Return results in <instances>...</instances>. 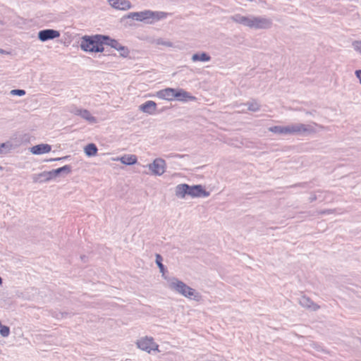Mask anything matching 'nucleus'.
I'll return each mask as SVG.
<instances>
[{"label":"nucleus","mask_w":361,"mask_h":361,"mask_svg":"<svg viewBox=\"0 0 361 361\" xmlns=\"http://www.w3.org/2000/svg\"><path fill=\"white\" fill-rule=\"evenodd\" d=\"M103 35L84 36L80 44L85 51L102 52L104 51Z\"/></svg>","instance_id":"4"},{"label":"nucleus","mask_w":361,"mask_h":361,"mask_svg":"<svg viewBox=\"0 0 361 361\" xmlns=\"http://www.w3.org/2000/svg\"><path fill=\"white\" fill-rule=\"evenodd\" d=\"M54 178L55 176L51 170L50 171H44L38 175H35L33 180L35 182H47Z\"/></svg>","instance_id":"18"},{"label":"nucleus","mask_w":361,"mask_h":361,"mask_svg":"<svg viewBox=\"0 0 361 361\" xmlns=\"http://www.w3.org/2000/svg\"><path fill=\"white\" fill-rule=\"evenodd\" d=\"M155 261H156V264H157L158 267L160 269V272L164 273V266L162 264V261H163L162 257L160 255L157 254Z\"/></svg>","instance_id":"27"},{"label":"nucleus","mask_w":361,"mask_h":361,"mask_svg":"<svg viewBox=\"0 0 361 361\" xmlns=\"http://www.w3.org/2000/svg\"><path fill=\"white\" fill-rule=\"evenodd\" d=\"M315 126H319L322 128V126H319L316 123H312V124H303V123H291L288 126H275L269 128V131L279 134V135H308L312 133H316Z\"/></svg>","instance_id":"1"},{"label":"nucleus","mask_w":361,"mask_h":361,"mask_svg":"<svg viewBox=\"0 0 361 361\" xmlns=\"http://www.w3.org/2000/svg\"><path fill=\"white\" fill-rule=\"evenodd\" d=\"M168 13L163 11H153L145 10L140 12H132L128 16V18H132L137 21L143 22L147 24H153L161 19L167 17Z\"/></svg>","instance_id":"3"},{"label":"nucleus","mask_w":361,"mask_h":361,"mask_svg":"<svg viewBox=\"0 0 361 361\" xmlns=\"http://www.w3.org/2000/svg\"><path fill=\"white\" fill-rule=\"evenodd\" d=\"M139 109L146 114L152 115L157 110V104L154 101H147L139 106Z\"/></svg>","instance_id":"15"},{"label":"nucleus","mask_w":361,"mask_h":361,"mask_svg":"<svg viewBox=\"0 0 361 361\" xmlns=\"http://www.w3.org/2000/svg\"><path fill=\"white\" fill-rule=\"evenodd\" d=\"M272 26V20L264 16H252L250 29L267 30Z\"/></svg>","instance_id":"5"},{"label":"nucleus","mask_w":361,"mask_h":361,"mask_svg":"<svg viewBox=\"0 0 361 361\" xmlns=\"http://www.w3.org/2000/svg\"><path fill=\"white\" fill-rule=\"evenodd\" d=\"M154 42L157 45H162V46L168 47H173V44L172 42H171L170 41H168V40H165L164 39H162V38H158V39H155Z\"/></svg>","instance_id":"25"},{"label":"nucleus","mask_w":361,"mask_h":361,"mask_svg":"<svg viewBox=\"0 0 361 361\" xmlns=\"http://www.w3.org/2000/svg\"><path fill=\"white\" fill-rule=\"evenodd\" d=\"M252 16V15L243 16L240 13H236L231 16V20L235 23L247 27L250 29Z\"/></svg>","instance_id":"11"},{"label":"nucleus","mask_w":361,"mask_h":361,"mask_svg":"<svg viewBox=\"0 0 361 361\" xmlns=\"http://www.w3.org/2000/svg\"><path fill=\"white\" fill-rule=\"evenodd\" d=\"M193 62L202 61V62H207L211 60V56L208 55L206 52L196 53L192 56L191 58Z\"/></svg>","instance_id":"21"},{"label":"nucleus","mask_w":361,"mask_h":361,"mask_svg":"<svg viewBox=\"0 0 361 361\" xmlns=\"http://www.w3.org/2000/svg\"><path fill=\"white\" fill-rule=\"evenodd\" d=\"M0 54H8V52H7L6 51L2 49H0Z\"/></svg>","instance_id":"33"},{"label":"nucleus","mask_w":361,"mask_h":361,"mask_svg":"<svg viewBox=\"0 0 361 361\" xmlns=\"http://www.w3.org/2000/svg\"><path fill=\"white\" fill-rule=\"evenodd\" d=\"M53 173H54V175L55 176V178L56 176H58L60 173H66V174H68L71 173V166L69 165H65L61 168H59V169H54L52 170Z\"/></svg>","instance_id":"24"},{"label":"nucleus","mask_w":361,"mask_h":361,"mask_svg":"<svg viewBox=\"0 0 361 361\" xmlns=\"http://www.w3.org/2000/svg\"><path fill=\"white\" fill-rule=\"evenodd\" d=\"M300 305L305 308L310 309L313 311H316L319 308V306L314 303L309 298L302 295L299 298Z\"/></svg>","instance_id":"16"},{"label":"nucleus","mask_w":361,"mask_h":361,"mask_svg":"<svg viewBox=\"0 0 361 361\" xmlns=\"http://www.w3.org/2000/svg\"><path fill=\"white\" fill-rule=\"evenodd\" d=\"M189 185L183 183L179 184L176 187V195L178 197L184 198L186 195H188Z\"/></svg>","instance_id":"20"},{"label":"nucleus","mask_w":361,"mask_h":361,"mask_svg":"<svg viewBox=\"0 0 361 361\" xmlns=\"http://www.w3.org/2000/svg\"><path fill=\"white\" fill-rule=\"evenodd\" d=\"M175 99L180 102L194 101L196 99L195 97L191 95L183 89H176Z\"/></svg>","instance_id":"14"},{"label":"nucleus","mask_w":361,"mask_h":361,"mask_svg":"<svg viewBox=\"0 0 361 361\" xmlns=\"http://www.w3.org/2000/svg\"><path fill=\"white\" fill-rule=\"evenodd\" d=\"M51 147L48 144H40L33 146L30 148V152L33 154H42L51 151Z\"/></svg>","instance_id":"17"},{"label":"nucleus","mask_w":361,"mask_h":361,"mask_svg":"<svg viewBox=\"0 0 361 361\" xmlns=\"http://www.w3.org/2000/svg\"><path fill=\"white\" fill-rule=\"evenodd\" d=\"M11 95H18V96H23L25 94V91L23 90H12L10 92Z\"/></svg>","instance_id":"29"},{"label":"nucleus","mask_w":361,"mask_h":361,"mask_svg":"<svg viewBox=\"0 0 361 361\" xmlns=\"http://www.w3.org/2000/svg\"><path fill=\"white\" fill-rule=\"evenodd\" d=\"M118 51H119L121 56H127L128 54H129L128 48L123 46L122 44L121 45V47H119Z\"/></svg>","instance_id":"28"},{"label":"nucleus","mask_w":361,"mask_h":361,"mask_svg":"<svg viewBox=\"0 0 361 361\" xmlns=\"http://www.w3.org/2000/svg\"><path fill=\"white\" fill-rule=\"evenodd\" d=\"M188 195L192 197H207L209 192L206 191L201 185H189Z\"/></svg>","instance_id":"10"},{"label":"nucleus","mask_w":361,"mask_h":361,"mask_svg":"<svg viewBox=\"0 0 361 361\" xmlns=\"http://www.w3.org/2000/svg\"><path fill=\"white\" fill-rule=\"evenodd\" d=\"M97 147L93 143L88 144L84 148V152L87 157H94L97 153Z\"/></svg>","instance_id":"23"},{"label":"nucleus","mask_w":361,"mask_h":361,"mask_svg":"<svg viewBox=\"0 0 361 361\" xmlns=\"http://www.w3.org/2000/svg\"><path fill=\"white\" fill-rule=\"evenodd\" d=\"M103 42L104 44L110 46L111 47L116 49L117 51L119 49V47H121V44H120L117 40L111 39L107 36H104Z\"/></svg>","instance_id":"22"},{"label":"nucleus","mask_w":361,"mask_h":361,"mask_svg":"<svg viewBox=\"0 0 361 361\" xmlns=\"http://www.w3.org/2000/svg\"><path fill=\"white\" fill-rule=\"evenodd\" d=\"M353 47L355 51L361 54V41H356L353 42Z\"/></svg>","instance_id":"30"},{"label":"nucleus","mask_w":361,"mask_h":361,"mask_svg":"<svg viewBox=\"0 0 361 361\" xmlns=\"http://www.w3.org/2000/svg\"><path fill=\"white\" fill-rule=\"evenodd\" d=\"M60 36V32L53 29H45L38 32V38L42 42L54 39Z\"/></svg>","instance_id":"9"},{"label":"nucleus","mask_w":361,"mask_h":361,"mask_svg":"<svg viewBox=\"0 0 361 361\" xmlns=\"http://www.w3.org/2000/svg\"><path fill=\"white\" fill-rule=\"evenodd\" d=\"M247 104L249 111L255 112L259 110L260 105L256 101L248 102Z\"/></svg>","instance_id":"26"},{"label":"nucleus","mask_w":361,"mask_h":361,"mask_svg":"<svg viewBox=\"0 0 361 361\" xmlns=\"http://www.w3.org/2000/svg\"><path fill=\"white\" fill-rule=\"evenodd\" d=\"M157 96L161 99L173 101L176 97V89L167 87L157 92Z\"/></svg>","instance_id":"13"},{"label":"nucleus","mask_w":361,"mask_h":361,"mask_svg":"<svg viewBox=\"0 0 361 361\" xmlns=\"http://www.w3.org/2000/svg\"><path fill=\"white\" fill-rule=\"evenodd\" d=\"M69 111L75 115L79 116L84 120L87 121L90 123H96L97 119L92 115V114L87 109L78 108L75 106H72L69 109Z\"/></svg>","instance_id":"8"},{"label":"nucleus","mask_w":361,"mask_h":361,"mask_svg":"<svg viewBox=\"0 0 361 361\" xmlns=\"http://www.w3.org/2000/svg\"><path fill=\"white\" fill-rule=\"evenodd\" d=\"M2 282H3L2 279H1V277L0 276V285H1Z\"/></svg>","instance_id":"35"},{"label":"nucleus","mask_w":361,"mask_h":361,"mask_svg":"<svg viewBox=\"0 0 361 361\" xmlns=\"http://www.w3.org/2000/svg\"><path fill=\"white\" fill-rule=\"evenodd\" d=\"M116 160L121 161L125 165H133L137 161V157L135 154H125L121 157H118Z\"/></svg>","instance_id":"19"},{"label":"nucleus","mask_w":361,"mask_h":361,"mask_svg":"<svg viewBox=\"0 0 361 361\" xmlns=\"http://www.w3.org/2000/svg\"><path fill=\"white\" fill-rule=\"evenodd\" d=\"M148 168L154 176H161L166 169V164L161 158L155 159L152 163L148 164Z\"/></svg>","instance_id":"7"},{"label":"nucleus","mask_w":361,"mask_h":361,"mask_svg":"<svg viewBox=\"0 0 361 361\" xmlns=\"http://www.w3.org/2000/svg\"><path fill=\"white\" fill-rule=\"evenodd\" d=\"M108 2L116 10L127 11L132 8V4L128 0H108Z\"/></svg>","instance_id":"12"},{"label":"nucleus","mask_w":361,"mask_h":361,"mask_svg":"<svg viewBox=\"0 0 361 361\" xmlns=\"http://www.w3.org/2000/svg\"><path fill=\"white\" fill-rule=\"evenodd\" d=\"M6 145H7L6 143H2L0 145V154L3 153V149L5 148Z\"/></svg>","instance_id":"32"},{"label":"nucleus","mask_w":361,"mask_h":361,"mask_svg":"<svg viewBox=\"0 0 361 361\" xmlns=\"http://www.w3.org/2000/svg\"><path fill=\"white\" fill-rule=\"evenodd\" d=\"M169 288L179 293L180 295L188 298L189 299H193L196 301L201 300V295L195 289L186 285L183 281L178 280L177 278H171L168 279Z\"/></svg>","instance_id":"2"},{"label":"nucleus","mask_w":361,"mask_h":361,"mask_svg":"<svg viewBox=\"0 0 361 361\" xmlns=\"http://www.w3.org/2000/svg\"><path fill=\"white\" fill-rule=\"evenodd\" d=\"M135 344L139 349L148 353H150L152 351H159V345L154 341L152 337H142L137 340Z\"/></svg>","instance_id":"6"},{"label":"nucleus","mask_w":361,"mask_h":361,"mask_svg":"<svg viewBox=\"0 0 361 361\" xmlns=\"http://www.w3.org/2000/svg\"><path fill=\"white\" fill-rule=\"evenodd\" d=\"M355 75L358 79L360 84L361 85V70H356L355 71Z\"/></svg>","instance_id":"31"},{"label":"nucleus","mask_w":361,"mask_h":361,"mask_svg":"<svg viewBox=\"0 0 361 361\" xmlns=\"http://www.w3.org/2000/svg\"><path fill=\"white\" fill-rule=\"evenodd\" d=\"M66 157H62V158H57V159H54V160H61V159H66Z\"/></svg>","instance_id":"34"}]
</instances>
